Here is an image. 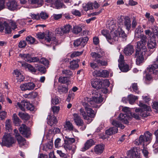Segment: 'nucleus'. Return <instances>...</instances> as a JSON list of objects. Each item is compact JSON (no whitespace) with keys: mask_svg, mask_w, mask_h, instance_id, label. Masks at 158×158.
<instances>
[{"mask_svg":"<svg viewBox=\"0 0 158 158\" xmlns=\"http://www.w3.org/2000/svg\"><path fill=\"white\" fill-rule=\"evenodd\" d=\"M119 120L120 122L125 124L128 123V120L131 118L129 115L126 114L121 113L119 116Z\"/></svg>","mask_w":158,"mask_h":158,"instance_id":"obj_17","label":"nucleus"},{"mask_svg":"<svg viewBox=\"0 0 158 158\" xmlns=\"http://www.w3.org/2000/svg\"><path fill=\"white\" fill-rule=\"evenodd\" d=\"M92 57L94 59V61L96 62V60H98L99 58L102 57V56L100 54L95 52H92L90 54Z\"/></svg>","mask_w":158,"mask_h":158,"instance_id":"obj_40","label":"nucleus"},{"mask_svg":"<svg viewBox=\"0 0 158 158\" xmlns=\"http://www.w3.org/2000/svg\"><path fill=\"white\" fill-rule=\"evenodd\" d=\"M7 8L10 10H17L18 8V4L15 0H12L6 3Z\"/></svg>","mask_w":158,"mask_h":158,"instance_id":"obj_15","label":"nucleus"},{"mask_svg":"<svg viewBox=\"0 0 158 158\" xmlns=\"http://www.w3.org/2000/svg\"><path fill=\"white\" fill-rule=\"evenodd\" d=\"M128 98L129 103L131 104H133L135 100L138 99V98L133 94H130L128 95Z\"/></svg>","mask_w":158,"mask_h":158,"instance_id":"obj_36","label":"nucleus"},{"mask_svg":"<svg viewBox=\"0 0 158 158\" xmlns=\"http://www.w3.org/2000/svg\"><path fill=\"white\" fill-rule=\"evenodd\" d=\"M15 140L13 137L9 134L5 133L2 138L0 144L2 146L10 147L15 143Z\"/></svg>","mask_w":158,"mask_h":158,"instance_id":"obj_5","label":"nucleus"},{"mask_svg":"<svg viewBox=\"0 0 158 158\" xmlns=\"http://www.w3.org/2000/svg\"><path fill=\"white\" fill-rule=\"evenodd\" d=\"M55 31L56 34H58L60 36L64 34L61 27L56 29Z\"/></svg>","mask_w":158,"mask_h":158,"instance_id":"obj_64","label":"nucleus"},{"mask_svg":"<svg viewBox=\"0 0 158 158\" xmlns=\"http://www.w3.org/2000/svg\"><path fill=\"white\" fill-rule=\"evenodd\" d=\"M22 66L25 68L27 69L31 73H35L36 72V69L30 64L25 63L22 64Z\"/></svg>","mask_w":158,"mask_h":158,"instance_id":"obj_27","label":"nucleus"},{"mask_svg":"<svg viewBox=\"0 0 158 158\" xmlns=\"http://www.w3.org/2000/svg\"><path fill=\"white\" fill-rule=\"evenodd\" d=\"M82 6L83 10L85 11L93 9V3L91 2H88L87 4H83Z\"/></svg>","mask_w":158,"mask_h":158,"instance_id":"obj_32","label":"nucleus"},{"mask_svg":"<svg viewBox=\"0 0 158 158\" xmlns=\"http://www.w3.org/2000/svg\"><path fill=\"white\" fill-rule=\"evenodd\" d=\"M68 91V89L65 87L61 86L58 89V91L60 94L66 93Z\"/></svg>","mask_w":158,"mask_h":158,"instance_id":"obj_54","label":"nucleus"},{"mask_svg":"<svg viewBox=\"0 0 158 158\" xmlns=\"http://www.w3.org/2000/svg\"><path fill=\"white\" fill-rule=\"evenodd\" d=\"M133 89L134 92L137 94H139L140 93V91L139 90L137 84V83H133L131 85V87Z\"/></svg>","mask_w":158,"mask_h":158,"instance_id":"obj_47","label":"nucleus"},{"mask_svg":"<svg viewBox=\"0 0 158 158\" xmlns=\"http://www.w3.org/2000/svg\"><path fill=\"white\" fill-rule=\"evenodd\" d=\"M40 18H41L43 19H46L48 17V15L45 12L42 11L39 15Z\"/></svg>","mask_w":158,"mask_h":158,"instance_id":"obj_52","label":"nucleus"},{"mask_svg":"<svg viewBox=\"0 0 158 158\" xmlns=\"http://www.w3.org/2000/svg\"><path fill=\"white\" fill-rule=\"evenodd\" d=\"M19 130L20 133L26 137H28L31 135L30 128L24 124H22Z\"/></svg>","mask_w":158,"mask_h":158,"instance_id":"obj_14","label":"nucleus"},{"mask_svg":"<svg viewBox=\"0 0 158 158\" xmlns=\"http://www.w3.org/2000/svg\"><path fill=\"white\" fill-rule=\"evenodd\" d=\"M104 149V145L102 144L96 145L94 148L95 152L97 154L102 153Z\"/></svg>","mask_w":158,"mask_h":158,"instance_id":"obj_25","label":"nucleus"},{"mask_svg":"<svg viewBox=\"0 0 158 158\" xmlns=\"http://www.w3.org/2000/svg\"><path fill=\"white\" fill-rule=\"evenodd\" d=\"M64 128L66 130H68L69 131L73 130L74 129V127L72 124L69 121H66L64 125Z\"/></svg>","mask_w":158,"mask_h":158,"instance_id":"obj_31","label":"nucleus"},{"mask_svg":"<svg viewBox=\"0 0 158 158\" xmlns=\"http://www.w3.org/2000/svg\"><path fill=\"white\" fill-rule=\"evenodd\" d=\"M48 118V123L52 127L57 123V120L55 116L49 115Z\"/></svg>","mask_w":158,"mask_h":158,"instance_id":"obj_24","label":"nucleus"},{"mask_svg":"<svg viewBox=\"0 0 158 158\" xmlns=\"http://www.w3.org/2000/svg\"><path fill=\"white\" fill-rule=\"evenodd\" d=\"M82 29L81 27L78 26H75L73 27L72 32L74 33L78 34L82 31Z\"/></svg>","mask_w":158,"mask_h":158,"instance_id":"obj_43","label":"nucleus"},{"mask_svg":"<svg viewBox=\"0 0 158 158\" xmlns=\"http://www.w3.org/2000/svg\"><path fill=\"white\" fill-rule=\"evenodd\" d=\"M54 5L56 9H60L62 7L63 5H64V4L61 2V0H56L55 1Z\"/></svg>","mask_w":158,"mask_h":158,"instance_id":"obj_45","label":"nucleus"},{"mask_svg":"<svg viewBox=\"0 0 158 158\" xmlns=\"http://www.w3.org/2000/svg\"><path fill=\"white\" fill-rule=\"evenodd\" d=\"M94 144V142L92 139L88 140L85 143L84 146L81 148V151L84 152L89 149Z\"/></svg>","mask_w":158,"mask_h":158,"instance_id":"obj_20","label":"nucleus"},{"mask_svg":"<svg viewBox=\"0 0 158 158\" xmlns=\"http://www.w3.org/2000/svg\"><path fill=\"white\" fill-rule=\"evenodd\" d=\"M85 100L86 102L89 103L91 106L95 108H99L96 104H99L102 102L103 101V98L100 94H99L98 96H92V98H88L86 97L85 98Z\"/></svg>","mask_w":158,"mask_h":158,"instance_id":"obj_3","label":"nucleus"},{"mask_svg":"<svg viewBox=\"0 0 158 158\" xmlns=\"http://www.w3.org/2000/svg\"><path fill=\"white\" fill-rule=\"evenodd\" d=\"M14 73L15 76V77L18 82H21L23 81L24 79V77L18 70H15Z\"/></svg>","mask_w":158,"mask_h":158,"instance_id":"obj_22","label":"nucleus"},{"mask_svg":"<svg viewBox=\"0 0 158 158\" xmlns=\"http://www.w3.org/2000/svg\"><path fill=\"white\" fill-rule=\"evenodd\" d=\"M134 51L133 46L128 44L124 48V52L126 55L129 56L132 54Z\"/></svg>","mask_w":158,"mask_h":158,"instance_id":"obj_21","label":"nucleus"},{"mask_svg":"<svg viewBox=\"0 0 158 158\" xmlns=\"http://www.w3.org/2000/svg\"><path fill=\"white\" fill-rule=\"evenodd\" d=\"M112 124L115 127L110 128L106 131V133L108 135H110L117 133L118 131L117 127H120L122 129H123L124 128V126L115 120H114L113 121Z\"/></svg>","mask_w":158,"mask_h":158,"instance_id":"obj_7","label":"nucleus"},{"mask_svg":"<svg viewBox=\"0 0 158 158\" xmlns=\"http://www.w3.org/2000/svg\"><path fill=\"white\" fill-rule=\"evenodd\" d=\"M83 53V52H80L78 51L72 53L70 56V57L71 58L78 56L81 55Z\"/></svg>","mask_w":158,"mask_h":158,"instance_id":"obj_60","label":"nucleus"},{"mask_svg":"<svg viewBox=\"0 0 158 158\" xmlns=\"http://www.w3.org/2000/svg\"><path fill=\"white\" fill-rule=\"evenodd\" d=\"M19 116L23 119L27 120H28L30 117L28 114L19 112L18 114Z\"/></svg>","mask_w":158,"mask_h":158,"instance_id":"obj_37","label":"nucleus"},{"mask_svg":"<svg viewBox=\"0 0 158 158\" xmlns=\"http://www.w3.org/2000/svg\"><path fill=\"white\" fill-rule=\"evenodd\" d=\"M39 63L43 64L45 66H48L49 64L48 61L44 58H42L40 60Z\"/></svg>","mask_w":158,"mask_h":158,"instance_id":"obj_53","label":"nucleus"},{"mask_svg":"<svg viewBox=\"0 0 158 158\" xmlns=\"http://www.w3.org/2000/svg\"><path fill=\"white\" fill-rule=\"evenodd\" d=\"M150 14L149 13L146 12L145 16L147 19H148V21L150 22L152 24L154 23L155 21V19L153 16L150 15Z\"/></svg>","mask_w":158,"mask_h":158,"instance_id":"obj_41","label":"nucleus"},{"mask_svg":"<svg viewBox=\"0 0 158 158\" xmlns=\"http://www.w3.org/2000/svg\"><path fill=\"white\" fill-rule=\"evenodd\" d=\"M92 86L97 89H99L102 87V82L100 81L95 79L93 80L91 83Z\"/></svg>","mask_w":158,"mask_h":158,"instance_id":"obj_23","label":"nucleus"},{"mask_svg":"<svg viewBox=\"0 0 158 158\" xmlns=\"http://www.w3.org/2000/svg\"><path fill=\"white\" fill-rule=\"evenodd\" d=\"M82 105L85 108L87 113L89 114L88 116L91 118H94L95 115L94 111L90 108L91 105L86 102H82Z\"/></svg>","mask_w":158,"mask_h":158,"instance_id":"obj_10","label":"nucleus"},{"mask_svg":"<svg viewBox=\"0 0 158 158\" xmlns=\"http://www.w3.org/2000/svg\"><path fill=\"white\" fill-rule=\"evenodd\" d=\"M118 61L119 63L118 64H122L125 63L124 60V56L122 55V54H120Z\"/></svg>","mask_w":158,"mask_h":158,"instance_id":"obj_62","label":"nucleus"},{"mask_svg":"<svg viewBox=\"0 0 158 158\" xmlns=\"http://www.w3.org/2000/svg\"><path fill=\"white\" fill-rule=\"evenodd\" d=\"M72 13L74 15L78 16V17L81 16V15L79 11L73 9L71 11Z\"/></svg>","mask_w":158,"mask_h":158,"instance_id":"obj_57","label":"nucleus"},{"mask_svg":"<svg viewBox=\"0 0 158 158\" xmlns=\"http://www.w3.org/2000/svg\"><path fill=\"white\" fill-rule=\"evenodd\" d=\"M146 44V40H140L137 43L135 56L136 58V62L137 65H139L143 61L144 56L147 50Z\"/></svg>","mask_w":158,"mask_h":158,"instance_id":"obj_1","label":"nucleus"},{"mask_svg":"<svg viewBox=\"0 0 158 158\" xmlns=\"http://www.w3.org/2000/svg\"><path fill=\"white\" fill-rule=\"evenodd\" d=\"M139 150L136 147H134L132 149L128 151L127 156L125 158H139Z\"/></svg>","mask_w":158,"mask_h":158,"instance_id":"obj_11","label":"nucleus"},{"mask_svg":"<svg viewBox=\"0 0 158 158\" xmlns=\"http://www.w3.org/2000/svg\"><path fill=\"white\" fill-rule=\"evenodd\" d=\"M64 34L68 33L70 31L72 28V26L69 24L64 25L61 27Z\"/></svg>","mask_w":158,"mask_h":158,"instance_id":"obj_38","label":"nucleus"},{"mask_svg":"<svg viewBox=\"0 0 158 158\" xmlns=\"http://www.w3.org/2000/svg\"><path fill=\"white\" fill-rule=\"evenodd\" d=\"M12 119L13 122L15 124H18L20 123L21 121L16 114H14L13 115Z\"/></svg>","mask_w":158,"mask_h":158,"instance_id":"obj_46","label":"nucleus"},{"mask_svg":"<svg viewBox=\"0 0 158 158\" xmlns=\"http://www.w3.org/2000/svg\"><path fill=\"white\" fill-rule=\"evenodd\" d=\"M119 31L116 30L114 32L113 31H111L109 40L118 38L119 37Z\"/></svg>","mask_w":158,"mask_h":158,"instance_id":"obj_30","label":"nucleus"},{"mask_svg":"<svg viewBox=\"0 0 158 158\" xmlns=\"http://www.w3.org/2000/svg\"><path fill=\"white\" fill-rule=\"evenodd\" d=\"M15 136L20 145L23 146L25 144L26 140L19 134L15 135Z\"/></svg>","mask_w":158,"mask_h":158,"instance_id":"obj_28","label":"nucleus"},{"mask_svg":"<svg viewBox=\"0 0 158 158\" xmlns=\"http://www.w3.org/2000/svg\"><path fill=\"white\" fill-rule=\"evenodd\" d=\"M152 134L148 131L144 134V135H140L139 140L135 141V143L136 144H143L145 142L150 141L152 139Z\"/></svg>","mask_w":158,"mask_h":158,"instance_id":"obj_8","label":"nucleus"},{"mask_svg":"<svg viewBox=\"0 0 158 158\" xmlns=\"http://www.w3.org/2000/svg\"><path fill=\"white\" fill-rule=\"evenodd\" d=\"M155 135L156 136V141L153 145V147L155 148L154 152L156 153L158 152V129L155 132Z\"/></svg>","mask_w":158,"mask_h":158,"instance_id":"obj_29","label":"nucleus"},{"mask_svg":"<svg viewBox=\"0 0 158 158\" xmlns=\"http://www.w3.org/2000/svg\"><path fill=\"white\" fill-rule=\"evenodd\" d=\"M139 106L140 108H136L135 110V112L136 113H131L130 115L131 117L137 120L140 119V115L143 117H146L148 114L147 112V111H150L151 110V107L143 103L142 102H139Z\"/></svg>","mask_w":158,"mask_h":158,"instance_id":"obj_2","label":"nucleus"},{"mask_svg":"<svg viewBox=\"0 0 158 158\" xmlns=\"http://www.w3.org/2000/svg\"><path fill=\"white\" fill-rule=\"evenodd\" d=\"M158 68V64L154 63V64L149 65L147 68V71L150 74L155 75L158 74V70H156Z\"/></svg>","mask_w":158,"mask_h":158,"instance_id":"obj_16","label":"nucleus"},{"mask_svg":"<svg viewBox=\"0 0 158 158\" xmlns=\"http://www.w3.org/2000/svg\"><path fill=\"white\" fill-rule=\"evenodd\" d=\"M16 106L22 111H25L26 109L32 111L35 109L34 106L29 101L25 100H23L20 102H17L16 105Z\"/></svg>","mask_w":158,"mask_h":158,"instance_id":"obj_4","label":"nucleus"},{"mask_svg":"<svg viewBox=\"0 0 158 158\" xmlns=\"http://www.w3.org/2000/svg\"><path fill=\"white\" fill-rule=\"evenodd\" d=\"M35 86L33 82H29L21 84L20 88L22 91L31 90L34 89Z\"/></svg>","mask_w":158,"mask_h":158,"instance_id":"obj_12","label":"nucleus"},{"mask_svg":"<svg viewBox=\"0 0 158 158\" xmlns=\"http://www.w3.org/2000/svg\"><path fill=\"white\" fill-rule=\"evenodd\" d=\"M145 34L146 35V37H148L149 39V40H151L152 35H154L152 34V33L151 32L150 30H146L145 31Z\"/></svg>","mask_w":158,"mask_h":158,"instance_id":"obj_59","label":"nucleus"},{"mask_svg":"<svg viewBox=\"0 0 158 158\" xmlns=\"http://www.w3.org/2000/svg\"><path fill=\"white\" fill-rule=\"evenodd\" d=\"M27 45V43L25 40H21L19 43V46L20 48H23L25 47Z\"/></svg>","mask_w":158,"mask_h":158,"instance_id":"obj_58","label":"nucleus"},{"mask_svg":"<svg viewBox=\"0 0 158 158\" xmlns=\"http://www.w3.org/2000/svg\"><path fill=\"white\" fill-rule=\"evenodd\" d=\"M64 143L63 145L64 148L66 150H70L72 147V144L75 141V139L74 138H69L66 136L64 139Z\"/></svg>","mask_w":158,"mask_h":158,"instance_id":"obj_9","label":"nucleus"},{"mask_svg":"<svg viewBox=\"0 0 158 158\" xmlns=\"http://www.w3.org/2000/svg\"><path fill=\"white\" fill-rule=\"evenodd\" d=\"M80 61L79 60H73L70 62V65L69 68L72 69L74 70L79 67L78 63Z\"/></svg>","mask_w":158,"mask_h":158,"instance_id":"obj_26","label":"nucleus"},{"mask_svg":"<svg viewBox=\"0 0 158 158\" xmlns=\"http://www.w3.org/2000/svg\"><path fill=\"white\" fill-rule=\"evenodd\" d=\"M156 40H148L147 46L149 49H153L156 47Z\"/></svg>","mask_w":158,"mask_h":158,"instance_id":"obj_34","label":"nucleus"},{"mask_svg":"<svg viewBox=\"0 0 158 158\" xmlns=\"http://www.w3.org/2000/svg\"><path fill=\"white\" fill-rule=\"evenodd\" d=\"M107 26L109 27L111 31H114L117 28L116 24L114 20L111 21Z\"/></svg>","mask_w":158,"mask_h":158,"instance_id":"obj_39","label":"nucleus"},{"mask_svg":"<svg viewBox=\"0 0 158 158\" xmlns=\"http://www.w3.org/2000/svg\"><path fill=\"white\" fill-rule=\"evenodd\" d=\"M119 37L122 39H125L127 37V35L125 33L124 31L121 29L120 31H119Z\"/></svg>","mask_w":158,"mask_h":158,"instance_id":"obj_56","label":"nucleus"},{"mask_svg":"<svg viewBox=\"0 0 158 158\" xmlns=\"http://www.w3.org/2000/svg\"><path fill=\"white\" fill-rule=\"evenodd\" d=\"M4 29L6 34H10L11 33V28L8 23L6 21L3 23L0 22V31L1 32L3 31Z\"/></svg>","mask_w":158,"mask_h":158,"instance_id":"obj_13","label":"nucleus"},{"mask_svg":"<svg viewBox=\"0 0 158 158\" xmlns=\"http://www.w3.org/2000/svg\"><path fill=\"white\" fill-rule=\"evenodd\" d=\"M56 152L61 157L64 158H66L67 157V155L66 154L63 152L61 150H57Z\"/></svg>","mask_w":158,"mask_h":158,"instance_id":"obj_61","label":"nucleus"},{"mask_svg":"<svg viewBox=\"0 0 158 158\" xmlns=\"http://www.w3.org/2000/svg\"><path fill=\"white\" fill-rule=\"evenodd\" d=\"M102 33L103 36L106 37L107 40H109L110 35L109 31L106 30H103L102 31Z\"/></svg>","mask_w":158,"mask_h":158,"instance_id":"obj_49","label":"nucleus"},{"mask_svg":"<svg viewBox=\"0 0 158 158\" xmlns=\"http://www.w3.org/2000/svg\"><path fill=\"white\" fill-rule=\"evenodd\" d=\"M96 62L99 65L106 66L107 65V62L104 60H101L98 59V60H96Z\"/></svg>","mask_w":158,"mask_h":158,"instance_id":"obj_51","label":"nucleus"},{"mask_svg":"<svg viewBox=\"0 0 158 158\" xmlns=\"http://www.w3.org/2000/svg\"><path fill=\"white\" fill-rule=\"evenodd\" d=\"M63 74L67 76H71L72 75L73 73L71 71L69 70H64L62 71Z\"/></svg>","mask_w":158,"mask_h":158,"instance_id":"obj_55","label":"nucleus"},{"mask_svg":"<svg viewBox=\"0 0 158 158\" xmlns=\"http://www.w3.org/2000/svg\"><path fill=\"white\" fill-rule=\"evenodd\" d=\"M61 139L59 138H57L55 141V144L56 148H59L60 147L61 144L60 143Z\"/></svg>","mask_w":158,"mask_h":158,"instance_id":"obj_63","label":"nucleus"},{"mask_svg":"<svg viewBox=\"0 0 158 158\" xmlns=\"http://www.w3.org/2000/svg\"><path fill=\"white\" fill-rule=\"evenodd\" d=\"M135 37L136 38L140 39L141 40H146V36L141 33L135 32Z\"/></svg>","mask_w":158,"mask_h":158,"instance_id":"obj_44","label":"nucleus"},{"mask_svg":"<svg viewBox=\"0 0 158 158\" xmlns=\"http://www.w3.org/2000/svg\"><path fill=\"white\" fill-rule=\"evenodd\" d=\"M36 69L41 73L44 74L46 72V69L45 67L41 65H37L35 66Z\"/></svg>","mask_w":158,"mask_h":158,"instance_id":"obj_42","label":"nucleus"},{"mask_svg":"<svg viewBox=\"0 0 158 158\" xmlns=\"http://www.w3.org/2000/svg\"><path fill=\"white\" fill-rule=\"evenodd\" d=\"M118 66L122 72H127L129 70L128 65L125 63L122 64H118Z\"/></svg>","mask_w":158,"mask_h":158,"instance_id":"obj_33","label":"nucleus"},{"mask_svg":"<svg viewBox=\"0 0 158 158\" xmlns=\"http://www.w3.org/2000/svg\"><path fill=\"white\" fill-rule=\"evenodd\" d=\"M79 111L80 114L82 116L84 119H87L88 118V116L87 115L84 109L82 108H81L79 110Z\"/></svg>","mask_w":158,"mask_h":158,"instance_id":"obj_50","label":"nucleus"},{"mask_svg":"<svg viewBox=\"0 0 158 158\" xmlns=\"http://www.w3.org/2000/svg\"><path fill=\"white\" fill-rule=\"evenodd\" d=\"M36 36L40 40H43L44 38V40H56L53 34L49 30H47L44 32H38L36 34Z\"/></svg>","mask_w":158,"mask_h":158,"instance_id":"obj_6","label":"nucleus"},{"mask_svg":"<svg viewBox=\"0 0 158 158\" xmlns=\"http://www.w3.org/2000/svg\"><path fill=\"white\" fill-rule=\"evenodd\" d=\"M123 25L126 29L128 31L131 28V24L130 18L128 16H125L123 21Z\"/></svg>","mask_w":158,"mask_h":158,"instance_id":"obj_19","label":"nucleus"},{"mask_svg":"<svg viewBox=\"0 0 158 158\" xmlns=\"http://www.w3.org/2000/svg\"><path fill=\"white\" fill-rule=\"evenodd\" d=\"M73 120L77 125L78 126L83 125V121L78 114L74 113L73 114Z\"/></svg>","mask_w":158,"mask_h":158,"instance_id":"obj_18","label":"nucleus"},{"mask_svg":"<svg viewBox=\"0 0 158 158\" xmlns=\"http://www.w3.org/2000/svg\"><path fill=\"white\" fill-rule=\"evenodd\" d=\"M69 80L68 77H60L58 79V81L61 83H67Z\"/></svg>","mask_w":158,"mask_h":158,"instance_id":"obj_48","label":"nucleus"},{"mask_svg":"<svg viewBox=\"0 0 158 158\" xmlns=\"http://www.w3.org/2000/svg\"><path fill=\"white\" fill-rule=\"evenodd\" d=\"M19 56L23 59L28 62H30L31 59V56L29 54H20Z\"/></svg>","mask_w":158,"mask_h":158,"instance_id":"obj_35","label":"nucleus"}]
</instances>
